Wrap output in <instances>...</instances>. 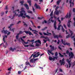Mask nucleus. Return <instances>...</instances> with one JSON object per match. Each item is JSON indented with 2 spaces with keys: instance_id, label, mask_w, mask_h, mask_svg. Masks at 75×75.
<instances>
[{
  "instance_id": "nucleus-8",
  "label": "nucleus",
  "mask_w": 75,
  "mask_h": 75,
  "mask_svg": "<svg viewBox=\"0 0 75 75\" xmlns=\"http://www.w3.org/2000/svg\"><path fill=\"white\" fill-rule=\"evenodd\" d=\"M25 33L26 34H29V35H33V34H32V33L30 32V31H24Z\"/></svg>"
},
{
  "instance_id": "nucleus-12",
  "label": "nucleus",
  "mask_w": 75,
  "mask_h": 75,
  "mask_svg": "<svg viewBox=\"0 0 75 75\" xmlns=\"http://www.w3.org/2000/svg\"><path fill=\"white\" fill-rule=\"evenodd\" d=\"M21 40L22 41L23 44L24 45V44H28V42H25L24 41V40L22 38H21Z\"/></svg>"
},
{
  "instance_id": "nucleus-47",
  "label": "nucleus",
  "mask_w": 75,
  "mask_h": 75,
  "mask_svg": "<svg viewBox=\"0 0 75 75\" xmlns=\"http://www.w3.org/2000/svg\"><path fill=\"white\" fill-rule=\"evenodd\" d=\"M47 23V21H46V20H45L44 21H43V23H42L43 24H44V23Z\"/></svg>"
},
{
  "instance_id": "nucleus-26",
  "label": "nucleus",
  "mask_w": 75,
  "mask_h": 75,
  "mask_svg": "<svg viewBox=\"0 0 75 75\" xmlns=\"http://www.w3.org/2000/svg\"><path fill=\"white\" fill-rule=\"evenodd\" d=\"M51 51H51V50H48L47 53L49 55H50V53H50V54L51 53Z\"/></svg>"
},
{
  "instance_id": "nucleus-30",
  "label": "nucleus",
  "mask_w": 75,
  "mask_h": 75,
  "mask_svg": "<svg viewBox=\"0 0 75 75\" xmlns=\"http://www.w3.org/2000/svg\"><path fill=\"white\" fill-rule=\"evenodd\" d=\"M61 1H60L58 0V1H57L56 2L57 4V5H59V3H60V2H61Z\"/></svg>"
},
{
  "instance_id": "nucleus-56",
  "label": "nucleus",
  "mask_w": 75,
  "mask_h": 75,
  "mask_svg": "<svg viewBox=\"0 0 75 75\" xmlns=\"http://www.w3.org/2000/svg\"><path fill=\"white\" fill-rule=\"evenodd\" d=\"M32 8H33V12H35V9H34V8L33 7H32Z\"/></svg>"
},
{
  "instance_id": "nucleus-16",
  "label": "nucleus",
  "mask_w": 75,
  "mask_h": 75,
  "mask_svg": "<svg viewBox=\"0 0 75 75\" xmlns=\"http://www.w3.org/2000/svg\"><path fill=\"white\" fill-rule=\"evenodd\" d=\"M2 33H4V34H7L8 33V31L7 30H2L1 31Z\"/></svg>"
},
{
  "instance_id": "nucleus-34",
  "label": "nucleus",
  "mask_w": 75,
  "mask_h": 75,
  "mask_svg": "<svg viewBox=\"0 0 75 75\" xmlns=\"http://www.w3.org/2000/svg\"><path fill=\"white\" fill-rule=\"evenodd\" d=\"M51 19H52V18H53V17L52 16V17H51V18H50V19H49V21H48V23H49V24L51 23V22H50V20H51Z\"/></svg>"
},
{
  "instance_id": "nucleus-10",
  "label": "nucleus",
  "mask_w": 75,
  "mask_h": 75,
  "mask_svg": "<svg viewBox=\"0 0 75 75\" xmlns=\"http://www.w3.org/2000/svg\"><path fill=\"white\" fill-rule=\"evenodd\" d=\"M60 64L61 65H64L65 64V62H64V59L63 58L62 60H60Z\"/></svg>"
},
{
  "instance_id": "nucleus-22",
  "label": "nucleus",
  "mask_w": 75,
  "mask_h": 75,
  "mask_svg": "<svg viewBox=\"0 0 75 75\" xmlns=\"http://www.w3.org/2000/svg\"><path fill=\"white\" fill-rule=\"evenodd\" d=\"M34 42L35 43H36V42H38V43H39V44H41V41L40 40H36Z\"/></svg>"
},
{
  "instance_id": "nucleus-7",
  "label": "nucleus",
  "mask_w": 75,
  "mask_h": 75,
  "mask_svg": "<svg viewBox=\"0 0 75 75\" xmlns=\"http://www.w3.org/2000/svg\"><path fill=\"white\" fill-rule=\"evenodd\" d=\"M62 12L60 10L58 11H55L54 12V14H56V15H57L58 16L59 14V13H61Z\"/></svg>"
},
{
  "instance_id": "nucleus-15",
  "label": "nucleus",
  "mask_w": 75,
  "mask_h": 75,
  "mask_svg": "<svg viewBox=\"0 0 75 75\" xmlns=\"http://www.w3.org/2000/svg\"><path fill=\"white\" fill-rule=\"evenodd\" d=\"M9 50L10 51H11L12 52L14 51L15 50H16V48H13L12 47H11L10 48Z\"/></svg>"
},
{
  "instance_id": "nucleus-63",
  "label": "nucleus",
  "mask_w": 75,
  "mask_h": 75,
  "mask_svg": "<svg viewBox=\"0 0 75 75\" xmlns=\"http://www.w3.org/2000/svg\"><path fill=\"white\" fill-rule=\"evenodd\" d=\"M20 23H21V21H19L17 23V24H20Z\"/></svg>"
},
{
  "instance_id": "nucleus-42",
  "label": "nucleus",
  "mask_w": 75,
  "mask_h": 75,
  "mask_svg": "<svg viewBox=\"0 0 75 75\" xmlns=\"http://www.w3.org/2000/svg\"><path fill=\"white\" fill-rule=\"evenodd\" d=\"M23 25H25V26L26 27H27V24H26L24 23V22H23Z\"/></svg>"
},
{
  "instance_id": "nucleus-57",
  "label": "nucleus",
  "mask_w": 75,
  "mask_h": 75,
  "mask_svg": "<svg viewBox=\"0 0 75 75\" xmlns=\"http://www.w3.org/2000/svg\"><path fill=\"white\" fill-rule=\"evenodd\" d=\"M38 20H42V17H41V18L38 17Z\"/></svg>"
},
{
  "instance_id": "nucleus-29",
  "label": "nucleus",
  "mask_w": 75,
  "mask_h": 75,
  "mask_svg": "<svg viewBox=\"0 0 75 75\" xmlns=\"http://www.w3.org/2000/svg\"><path fill=\"white\" fill-rule=\"evenodd\" d=\"M69 3H70V7H72V6L71 5H72V0H69Z\"/></svg>"
},
{
  "instance_id": "nucleus-14",
  "label": "nucleus",
  "mask_w": 75,
  "mask_h": 75,
  "mask_svg": "<svg viewBox=\"0 0 75 75\" xmlns=\"http://www.w3.org/2000/svg\"><path fill=\"white\" fill-rule=\"evenodd\" d=\"M43 34L44 35L50 36L51 35V33H48V32H47V33H43Z\"/></svg>"
},
{
  "instance_id": "nucleus-11",
  "label": "nucleus",
  "mask_w": 75,
  "mask_h": 75,
  "mask_svg": "<svg viewBox=\"0 0 75 75\" xmlns=\"http://www.w3.org/2000/svg\"><path fill=\"white\" fill-rule=\"evenodd\" d=\"M40 55V54L39 53V52H38L36 54H34L33 56V58H36L37 57H38Z\"/></svg>"
},
{
  "instance_id": "nucleus-17",
  "label": "nucleus",
  "mask_w": 75,
  "mask_h": 75,
  "mask_svg": "<svg viewBox=\"0 0 75 75\" xmlns=\"http://www.w3.org/2000/svg\"><path fill=\"white\" fill-rule=\"evenodd\" d=\"M34 6L36 7V8H40V6L37 4H35Z\"/></svg>"
},
{
  "instance_id": "nucleus-50",
  "label": "nucleus",
  "mask_w": 75,
  "mask_h": 75,
  "mask_svg": "<svg viewBox=\"0 0 75 75\" xmlns=\"http://www.w3.org/2000/svg\"><path fill=\"white\" fill-rule=\"evenodd\" d=\"M21 72H22V71H19L18 72V74H21Z\"/></svg>"
},
{
  "instance_id": "nucleus-27",
  "label": "nucleus",
  "mask_w": 75,
  "mask_h": 75,
  "mask_svg": "<svg viewBox=\"0 0 75 75\" xmlns=\"http://www.w3.org/2000/svg\"><path fill=\"white\" fill-rule=\"evenodd\" d=\"M45 39H46L47 40L46 41H49L50 42V39H49V38H48L47 37H45Z\"/></svg>"
},
{
  "instance_id": "nucleus-36",
  "label": "nucleus",
  "mask_w": 75,
  "mask_h": 75,
  "mask_svg": "<svg viewBox=\"0 0 75 75\" xmlns=\"http://www.w3.org/2000/svg\"><path fill=\"white\" fill-rule=\"evenodd\" d=\"M59 18H57V20H58V21L59 22V24H61V21L59 20Z\"/></svg>"
},
{
  "instance_id": "nucleus-55",
  "label": "nucleus",
  "mask_w": 75,
  "mask_h": 75,
  "mask_svg": "<svg viewBox=\"0 0 75 75\" xmlns=\"http://www.w3.org/2000/svg\"><path fill=\"white\" fill-rule=\"evenodd\" d=\"M23 45H24L25 47H28L29 46L28 45H24V44Z\"/></svg>"
},
{
  "instance_id": "nucleus-40",
  "label": "nucleus",
  "mask_w": 75,
  "mask_h": 75,
  "mask_svg": "<svg viewBox=\"0 0 75 75\" xmlns=\"http://www.w3.org/2000/svg\"><path fill=\"white\" fill-rule=\"evenodd\" d=\"M59 54L60 55L61 57H64V55H62V54H61L60 53H59Z\"/></svg>"
},
{
  "instance_id": "nucleus-61",
  "label": "nucleus",
  "mask_w": 75,
  "mask_h": 75,
  "mask_svg": "<svg viewBox=\"0 0 75 75\" xmlns=\"http://www.w3.org/2000/svg\"><path fill=\"white\" fill-rule=\"evenodd\" d=\"M63 25H64V27L65 28L67 29V27H66V25H65V24H64Z\"/></svg>"
},
{
  "instance_id": "nucleus-46",
  "label": "nucleus",
  "mask_w": 75,
  "mask_h": 75,
  "mask_svg": "<svg viewBox=\"0 0 75 75\" xmlns=\"http://www.w3.org/2000/svg\"><path fill=\"white\" fill-rule=\"evenodd\" d=\"M28 13H32V11H28Z\"/></svg>"
},
{
  "instance_id": "nucleus-9",
  "label": "nucleus",
  "mask_w": 75,
  "mask_h": 75,
  "mask_svg": "<svg viewBox=\"0 0 75 75\" xmlns=\"http://www.w3.org/2000/svg\"><path fill=\"white\" fill-rule=\"evenodd\" d=\"M71 18L69 19V20L68 21V23L67 24V26L68 27H71V24H72V22L70 21Z\"/></svg>"
},
{
  "instance_id": "nucleus-51",
  "label": "nucleus",
  "mask_w": 75,
  "mask_h": 75,
  "mask_svg": "<svg viewBox=\"0 0 75 75\" xmlns=\"http://www.w3.org/2000/svg\"><path fill=\"white\" fill-rule=\"evenodd\" d=\"M37 33H38V31H36L34 33V34H37V35H38V34Z\"/></svg>"
},
{
  "instance_id": "nucleus-52",
  "label": "nucleus",
  "mask_w": 75,
  "mask_h": 75,
  "mask_svg": "<svg viewBox=\"0 0 75 75\" xmlns=\"http://www.w3.org/2000/svg\"><path fill=\"white\" fill-rule=\"evenodd\" d=\"M11 67L10 68H9L8 69V71H11Z\"/></svg>"
},
{
  "instance_id": "nucleus-60",
  "label": "nucleus",
  "mask_w": 75,
  "mask_h": 75,
  "mask_svg": "<svg viewBox=\"0 0 75 75\" xmlns=\"http://www.w3.org/2000/svg\"><path fill=\"white\" fill-rule=\"evenodd\" d=\"M38 59L36 58V59H34V61H37V60Z\"/></svg>"
},
{
  "instance_id": "nucleus-1",
  "label": "nucleus",
  "mask_w": 75,
  "mask_h": 75,
  "mask_svg": "<svg viewBox=\"0 0 75 75\" xmlns=\"http://www.w3.org/2000/svg\"><path fill=\"white\" fill-rule=\"evenodd\" d=\"M21 11L19 12V9H17V10L13 12L14 16H12L11 15L9 16V18L11 19H13L14 18V16H18V17H22L23 18H25V17H27L28 18H30V17L28 15H26L27 13L25 12V11L24 10V8H22L21 9Z\"/></svg>"
},
{
  "instance_id": "nucleus-48",
  "label": "nucleus",
  "mask_w": 75,
  "mask_h": 75,
  "mask_svg": "<svg viewBox=\"0 0 75 75\" xmlns=\"http://www.w3.org/2000/svg\"><path fill=\"white\" fill-rule=\"evenodd\" d=\"M43 41L44 42V43H46L47 41V40H45V39H43Z\"/></svg>"
},
{
  "instance_id": "nucleus-53",
  "label": "nucleus",
  "mask_w": 75,
  "mask_h": 75,
  "mask_svg": "<svg viewBox=\"0 0 75 75\" xmlns=\"http://www.w3.org/2000/svg\"><path fill=\"white\" fill-rule=\"evenodd\" d=\"M5 8L6 10H8V6H6Z\"/></svg>"
},
{
  "instance_id": "nucleus-13",
  "label": "nucleus",
  "mask_w": 75,
  "mask_h": 75,
  "mask_svg": "<svg viewBox=\"0 0 75 75\" xmlns=\"http://www.w3.org/2000/svg\"><path fill=\"white\" fill-rule=\"evenodd\" d=\"M61 42H62V44H63L64 45H69V46H70V43H66L65 44L64 43V42H63V39H61Z\"/></svg>"
},
{
  "instance_id": "nucleus-49",
  "label": "nucleus",
  "mask_w": 75,
  "mask_h": 75,
  "mask_svg": "<svg viewBox=\"0 0 75 75\" xmlns=\"http://www.w3.org/2000/svg\"><path fill=\"white\" fill-rule=\"evenodd\" d=\"M58 8H59V7L58 6L55 9V11H58L57 10L58 9Z\"/></svg>"
},
{
  "instance_id": "nucleus-45",
  "label": "nucleus",
  "mask_w": 75,
  "mask_h": 75,
  "mask_svg": "<svg viewBox=\"0 0 75 75\" xmlns=\"http://www.w3.org/2000/svg\"><path fill=\"white\" fill-rule=\"evenodd\" d=\"M36 47H39L40 46V45L38 43H36Z\"/></svg>"
},
{
  "instance_id": "nucleus-38",
  "label": "nucleus",
  "mask_w": 75,
  "mask_h": 75,
  "mask_svg": "<svg viewBox=\"0 0 75 75\" xmlns=\"http://www.w3.org/2000/svg\"><path fill=\"white\" fill-rule=\"evenodd\" d=\"M49 59L50 61L52 60V57H51V56H50L49 57Z\"/></svg>"
},
{
  "instance_id": "nucleus-18",
  "label": "nucleus",
  "mask_w": 75,
  "mask_h": 75,
  "mask_svg": "<svg viewBox=\"0 0 75 75\" xmlns=\"http://www.w3.org/2000/svg\"><path fill=\"white\" fill-rule=\"evenodd\" d=\"M71 16V12H69V14L68 16V15H67V16H66V18H70Z\"/></svg>"
},
{
  "instance_id": "nucleus-54",
  "label": "nucleus",
  "mask_w": 75,
  "mask_h": 75,
  "mask_svg": "<svg viewBox=\"0 0 75 75\" xmlns=\"http://www.w3.org/2000/svg\"><path fill=\"white\" fill-rule=\"evenodd\" d=\"M14 6H12V7L11 10H14Z\"/></svg>"
},
{
  "instance_id": "nucleus-21",
  "label": "nucleus",
  "mask_w": 75,
  "mask_h": 75,
  "mask_svg": "<svg viewBox=\"0 0 75 75\" xmlns=\"http://www.w3.org/2000/svg\"><path fill=\"white\" fill-rule=\"evenodd\" d=\"M19 34H17V35L16 36V38L17 40H18V41H20V38H18L19 36Z\"/></svg>"
},
{
  "instance_id": "nucleus-64",
  "label": "nucleus",
  "mask_w": 75,
  "mask_h": 75,
  "mask_svg": "<svg viewBox=\"0 0 75 75\" xmlns=\"http://www.w3.org/2000/svg\"><path fill=\"white\" fill-rule=\"evenodd\" d=\"M73 12H74V13H75V8H73Z\"/></svg>"
},
{
  "instance_id": "nucleus-44",
  "label": "nucleus",
  "mask_w": 75,
  "mask_h": 75,
  "mask_svg": "<svg viewBox=\"0 0 75 75\" xmlns=\"http://www.w3.org/2000/svg\"><path fill=\"white\" fill-rule=\"evenodd\" d=\"M73 19L74 21V23L73 25L74 26V27H75V18H74Z\"/></svg>"
},
{
  "instance_id": "nucleus-19",
  "label": "nucleus",
  "mask_w": 75,
  "mask_h": 75,
  "mask_svg": "<svg viewBox=\"0 0 75 75\" xmlns=\"http://www.w3.org/2000/svg\"><path fill=\"white\" fill-rule=\"evenodd\" d=\"M24 6L27 10H29V7H28V6L27 4H24Z\"/></svg>"
},
{
  "instance_id": "nucleus-20",
  "label": "nucleus",
  "mask_w": 75,
  "mask_h": 75,
  "mask_svg": "<svg viewBox=\"0 0 75 75\" xmlns=\"http://www.w3.org/2000/svg\"><path fill=\"white\" fill-rule=\"evenodd\" d=\"M50 47L51 48V51H54L55 49L54 47V46H52L51 45H50Z\"/></svg>"
},
{
  "instance_id": "nucleus-62",
  "label": "nucleus",
  "mask_w": 75,
  "mask_h": 75,
  "mask_svg": "<svg viewBox=\"0 0 75 75\" xmlns=\"http://www.w3.org/2000/svg\"><path fill=\"white\" fill-rule=\"evenodd\" d=\"M58 55V53L56 52L55 53V56H57Z\"/></svg>"
},
{
  "instance_id": "nucleus-3",
  "label": "nucleus",
  "mask_w": 75,
  "mask_h": 75,
  "mask_svg": "<svg viewBox=\"0 0 75 75\" xmlns=\"http://www.w3.org/2000/svg\"><path fill=\"white\" fill-rule=\"evenodd\" d=\"M3 41L4 42V43H2V44L0 45V46L1 45H2L4 47V48H6L7 47V45H8V44L7 43V42H5V38H6L7 37V35H4L3 36Z\"/></svg>"
},
{
  "instance_id": "nucleus-28",
  "label": "nucleus",
  "mask_w": 75,
  "mask_h": 75,
  "mask_svg": "<svg viewBox=\"0 0 75 75\" xmlns=\"http://www.w3.org/2000/svg\"><path fill=\"white\" fill-rule=\"evenodd\" d=\"M30 62H32V63H35V61L33 59H31L30 60Z\"/></svg>"
},
{
  "instance_id": "nucleus-39",
  "label": "nucleus",
  "mask_w": 75,
  "mask_h": 75,
  "mask_svg": "<svg viewBox=\"0 0 75 75\" xmlns=\"http://www.w3.org/2000/svg\"><path fill=\"white\" fill-rule=\"evenodd\" d=\"M40 38H45V37L44 36H42L40 37Z\"/></svg>"
},
{
  "instance_id": "nucleus-31",
  "label": "nucleus",
  "mask_w": 75,
  "mask_h": 75,
  "mask_svg": "<svg viewBox=\"0 0 75 75\" xmlns=\"http://www.w3.org/2000/svg\"><path fill=\"white\" fill-rule=\"evenodd\" d=\"M47 27H45L44 28H43L41 30H42V31H44V30H46V29H47Z\"/></svg>"
},
{
  "instance_id": "nucleus-5",
  "label": "nucleus",
  "mask_w": 75,
  "mask_h": 75,
  "mask_svg": "<svg viewBox=\"0 0 75 75\" xmlns=\"http://www.w3.org/2000/svg\"><path fill=\"white\" fill-rule=\"evenodd\" d=\"M69 31H70V33H69L68 35L66 36V38H68L70 37H72V35L73 34L72 32L70 30V29H69Z\"/></svg>"
},
{
  "instance_id": "nucleus-35",
  "label": "nucleus",
  "mask_w": 75,
  "mask_h": 75,
  "mask_svg": "<svg viewBox=\"0 0 75 75\" xmlns=\"http://www.w3.org/2000/svg\"><path fill=\"white\" fill-rule=\"evenodd\" d=\"M24 2V1H22L20 2V3H21V5H23Z\"/></svg>"
},
{
  "instance_id": "nucleus-41",
  "label": "nucleus",
  "mask_w": 75,
  "mask_h": 75,
  "mask_svg": "<svg viewBox=\"0 0 75 75\" xmlns=\"http://www.w3.org/2000/svg\"><path fill=\"white\" fill-rule=\"evenodd\" d=\"M29 46H30V47H34V45H32V44L30 45Z\"/></svg>"
},
{
  "instance_id": "nucleus-33",
  "label": "nucleus",
  "mask_w": 75,
  "mask_h": 75,
  "mask_svg": "<svg viewBox=\"0 0 75 75\" xmlns=\"http://www.w3.org/2000/svg\"><path fill=\"white\" fill-rule=\"evenodd\" d=\"M30 22H31L33 25V27H35V28H36V26H35V25H34V23H33V21H31Z\"/></svg>"
},
{
  "instance_id": "nucleus-43",
  "label": "nucleus",
  "mask_w": 75,
  "mask_h": 75,
  "mask_svg": "<svg viewBox=\"0 0 75 75\" xmlns=\"http://www.w3.org/2000/svg\"><path fill=\"white\" fill-rule=\"evenodd\" d=\"M53 14V11H52L50 13V16H52V15Z\"/></svg>"
},
{
  "instance_id": "nucleus-23",
  "label": "nucleus",
  "mask_w": 75,
  "mask_h": 75,
  "mask_svg": "<svg viewBox=\"0 0 75 75\" xmlns=\"http://www.w3.org/2000/svg\"><path fill=\"white\" fill-rule=\"evenodd\" d=\"M13 25H14L13 24H11V25H10V26L8 27V28L9 29L10 31H11V27H12V26H13Z\"/></svg>"
},
{
  "instance_id": "nucleus-59",
  "label": "nucleus",
  "mask_w": 75,
  "mask_h": 75,
  "mask_svg": "<svg viewBox=\"0 0 75 75\" xmlns=\"http://www.w3.org/2000/svg\"><path fill=\"white\" fill-rule=\"evenodd\" d=\"M22 33H23V32H22V31H20L19 33L18 34H19V35H20V34H22Z\"/></svg>"
},
{
  "instance_id": "nucleus-32",
  "label": "nucleus",
  "mask_w": 75,
  "mask_h": 75,
  "mask_svg": "<svg viewBox=\"0 0 75 75\" xmlns=\"http://www.w3.org/2000/svg\"><path fill=\"white\" fill-rule=\"evenodd\" d=\"M28 2L29 3L30 6L31 5V1H28Z\"/></svg>"
},
{
  "instance_id": "nucleus-25",
  "label": "nucleus",
  "mask_w": 75,
  "mask_h": 75,
  "mask_svg": "<svg viewBox=\"0 0 75 75\" xmlns=\"http://www.w3.org/2000/svg\"><path fill=\"white\" fill-rule=\"evenodd\" d=\"M56 23H57L56 22V21H54V27L55 29H57V26H56Z\"/></svg>"
},
{
  "instance_id": "nucleus-24",
  "label": "nucleus",
  "mask_w": 75,
  "mask_h": 75,
  "mask_svg": "<svg viewBox=\"0 0 75 75\" xmlns=\"http://www.w3.org/2000/svg\"><path fill=\"white\" fill-rule=\"evenodd\" d=\"M25 64L26 65H30V67H31L30 65V62H28V60H27L26 62L25 63Z\"/></svg>"
},
{
  "instance_id": "nucleus-37",
  "label": "nucleus",
  "mask_w": 75,
  "mask_h": 75,
  "mask_svg": "<svg viewBox=\"0 0 75 75\" xmlns=\"http://www.w3.org/2000/svg\"><path fill=\"white\" fill-rule=\"evenodd\" d=\"M18 67H19L20 68H23V65H21V66H19Z\"/></svg>"
},
{
  "instance_id": "nucleus-6",
  "label": "nucleus",
  "mask_w": 75,
  "mask_h": 75,
  "mask_svg": "<svg viewBox=\"0 0 75 75\" xmlns=\"http://www.w3.org/2000/svg\"><path fill=\"white\" fill-rule=\"evenodd\" d=\"M62 27V30L63 32H64L65 31V30L63 28V26L61 25H59L58 26V28H57V30H60V27Z\"/></svg>"
},
{
  "instance_id": "nucleus-2",
  "label": "nucleus",
  "mask_w": 75,
  "mask_h": 75,
  "mask_svg": "<svg viewBox=\"0 0 75 75\" xmlns=\"http://www.w3.org/2000/svg\"><path fill=\"white\" fill-rule=\"evenodd\" d=\"M66 54H69V56L70 57L69 59H67V61L69 64V68H70V67H71V63H70L71 58H72L73 57H74V54L71 52H69V51L68 50H67L66 51Z\"/></svg>"
},
{
  "instance_id": "nucleus-4",
  "label": "nucleus",
  "mask_w": 75,
  "mask_h": 75,
  "mask_svg": "<svg viewBox=\"0 0 75 75\" xmlns=\"http://www.w3.org/2000/svg\"><path fill=\"white\" fill-rule=\"evenodd\" d=\"M52 33H53V35L54 38H57L58 40L59 37V38H62V36L61 35V34H59V35H55V34L54 33V31H52Z\"/></svg>"
},
{
  "instance_id": "nucleus-58",
  "label": "nucleus",
  "mask_w": 75,
  "mask_h": 75,
  "mask_svg": "<svg viewBox=\"0 0 75 75\" xmlns=\"http://www.w3.org/2000/svg\"><path fill=\"white\" fill-rule=\"evenodd\" d=\"M11 31H12L13 32H14V28H13L11 30Z\"/></svg>"
}]
</instances>
